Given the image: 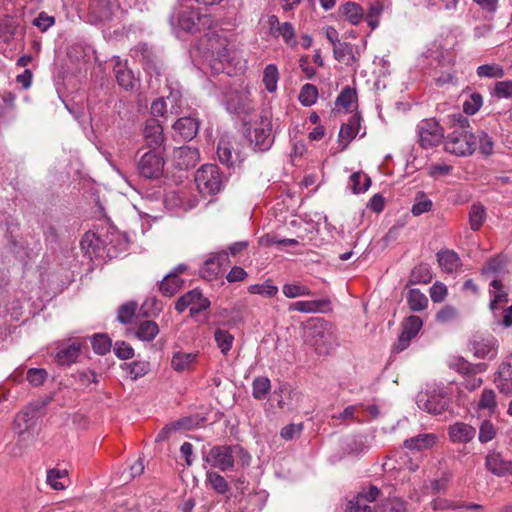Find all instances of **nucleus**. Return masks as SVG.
<instances>
[{"mask_svg": "<svg viewBox=\"0 0 512 512\" xmlns=\"http://www.w3.org/2000/svg\"><path fill=\"white\" fill-rule=\"evenodd\" d=\"M449 119L454 130L446 138L445 151L461 157L473 154L476 149V136L472 133L468 118L462 114H453Z\"/></svg>", "mask_w": 512, "mask_h": 512, "instance_id": "f257e3e1", "label": "nucleus"}, {"mask_svg": "<svg viewBox=\"0 0 512 512\" xmlns=\"http://www.w3.org/2000/svg\"><path fill=\"white\" fill-rule=\"evenodd\" d=\"M304 342L319 355H328L338 346L335 327L328 321L317 318L303 327Z\"/></svg>", "mask_w": 512, "mask_h": 512, "instance_id": "f03ea898", "label": "nucleus"}, {"mask_svg": "<svg viewBox=\"0 0 512 512\" xmlns=\"http://www.w3.org/2000/svg\"><path fill=\"white\" fill-rule=\"evenodd\" d=\"M204 460L213 468L221 471H229L234 465L248 466L251 462L250 454L240 445L213 446Z\"/></svg>", "mask_w": 512, "mask_h": 512, "instance_id": "7ed1b4c3", "label": "nucleus"}, {"mask_svg": "<svg viewBox=\"0 0 512 512\" xmlns=\"http://www.w3.org/2000/svg\"><path fill=\"white\" fill-rule=\"evenodd\" d=\"M39 407L30 404L18 412L14 419V431L21 446H29L36 440Z\"/></svg>", "mask_w": 512, "mask_h": 512, "instance_id": "20e7f679", "label": "nucleus"}, {"mask_svg": "<svg viewBox=\"0 0 512 512\" xmlns=\"http://www.w3.org/2000/svg\"><path fill=\"white\" fill-rule=\"evenodd\" d=\"M223 104L230 114L248 116L255 110L254 102L248 85L229 88L223 97Z\"/></svg>", "mask_w": 512, "mask_h": 512, "instance_id": "39448f33", "label": "nucleus"}, {"mask_svg": "<svg viewBox=\"0 0 512 512\" xmlns=\"http://www.w3.org/2000/svg\"><path fill=\"white\" fill-rule=\"evenodd\" d=\"M195 183L201 194L215 195L224 186V177L217 165L205 164L195 174Z\"/></svg>", "mask_w": 512, "mask_h": 512, "instance_id": "423d86ee", "label": "nucleus"}, {"mask_svg": "<svg viewBox=\"0 0 512 512\" xmlns=\"http://www.w3.org/2000/svg\"><path fill=\"white\" fill-rule=\"evenodd\" d=\"M272 121L268 117H261L247 132V138L255 151L264 152L270 149L274 142Z\"/></svg>", "mask_w": 512, "mask_h": 512, "instance_id": "0eeeda50", "label": "nucleus"}, {"mask_svg": "<svg viewBox=\"0 0 512 512\" xmlns=\"http://www.w3.org/2000/svg\"><path fill=\"white\" fill-rule=\"evenodd\" d=\"M197 22L203 25H210L211 19L207 15L200 16L192 7H181L170 16L172 26L177 25L183 31L190 33L197 30Z\"/></svg>", "mask_w": 512, "mask_h": 512, "instance_id": "6e6552de", "label": "nucleus"}, {"mask_svg": "<svg viewBox=\"0 0 512 512\" xmlns=\"http://www.w3.org/2000/svg\"><path fill=\"white\" fill-rule=\"evenodd\" d=\"M469 345L473 355L478 359L492 360L498 354V340L489 333H475Z\"/></svg>", "mask_w": 512, "mask_h": 512, "instance_id": "1a4fd4ad", "label": "nucleus"}, {"mask_svg": "<svg viewBox=\"0 0 512 512\" xmlns=\"http://www.w3.org/2000/svg\"><path fill=\"white\" fill-rule=\"evenodd\" d=\"M417 134L421 147L428 149L437 146L444 138V130L433 118L424 119L417 125Z\"/></svg>", "mask_w": 512, "mask_h": 512, "instance_id": "9d476101", "label": "nucleus"}, {"mask_svg": "<svg viewBox=\"0 0 512 512\" xmlns=\"http://www.w3.org/2000/svg\"><path fill=\"white\" fill-rule=\"evenodd\" d=\"M164 165L162 153L157 149H151L142 155L137 167L143 177L157 179L163 174Z\"/></svg>", "mask_w": 512, "mask_h": 512, "instance_id": "9b49d317", "label": "nucleus"}, {"mask_svg": "<svg viewBox=\"0 0 512 512\" xmlns=\"http://www.w3.org/2000/svg\"><path fill=\"white\" fill-rule=\"evenodd\" d=\"M209 306L210 301L203 296L202 292L199 289H193L177 300L175 309L181 313L190 307V314L194 315L206 310Z\"/></svg>", "mask_w": 512, "mask_h": 512, "instance_id": "f8f14e48", "label": "nucleus"}, {"mask_svg": "<svg viewBox=\"0 0 512 512\" xmlns=\"http://www.w3.org/2000/svg\"><path fill=\"white\" fill-rule=\"evenodd\" d=\"M494 383L501 394L507 397L512 395V354L499 365Z\"/></svg>", "mask_w": 512, "mask_h": 512, "instance_id": "ddd939ff", "label": "nucleus"}, {"mask_svg": "<svg viewBox=\"0 0 512 512\" xmlns=\"http://www.w3.org/2000/svg\"><path fill=\"white\" fill-rule=\"evenodd\" d=\"M82 343L78 340H73L70 343H63L57 348L55 360L58 365L70 366L77 362L81 353Z\"/></svg>", "mask_w": 512, "mask_h": 512, "instance_id": "4468645a", "label": "nucleus"}, {"mask_svg": "<svg viewBox=\"0 0 512 512\" xmlns=\"http://www.w3.org/2000/svg\"><path fill=\"white\" fill-rule=\"evenodd\" d=\"M417 405L430 414H441L447 408V399L440 394L420 393L417 396Z\"/></svg>", "mask_w": 512, "mask_h": 512, "instance_id": "2eb2a0df", "label": "nucleus"}, {"mask_svg": "<svg viewBox=\"0 0 512 512\" xmlns=\"http://www.w3.org/2000/svg\"><path fill=\"white\" fill-rule=\"evenodd\" d=\"M181 96L178 91L170 92V94L164 98H158L153 101L151 105V114L154 117H163L167 112V106L170 104L169 112L171 114L177 115L179 114Z\"/></svg>", "mask_w": 512, "mask_h": 512, "instance_id": "dca6fc26", "label": "nucleus"}, {"mask_svg": "<svg viewBox=\"0 0 512 512\" xmlns=\"http://www.w3.org/2000/svg\"><path fill=\"white\" fill-rule=\"evenodd\" d=\"M490 296L491 301L489 304V308L492 312L493 317H498L499 313L502 308L506 307L509 298H508V292L503 286L502 282L500 280L494 279L490 283Z\"/></svg>", "mask_w": 512, "mask_h": 512, "instance_id": "f3484780", "label": "nucleus"}, {"mask_svg": "<svg viewBox=\"0 0 512 512\" xmlns=\"http://www.w3.org/2000/svg\"><path fill=\"white\" fill-rule=\"evenodd\" d=\"M288 310L290 312L298 311L307 314L325 313L331 310V301L329 298L308 301H296L289 305Z\"/></svg>", "mask_w": 512, "mask_h": 512, "instance_id": "a211bd4d", "label": "nucleus"}, {"mask_svg": "<svg viewBox=\"0 0 512 512\" xmlns=\"http://www.w3.org/2000/svg\"><path fill=\"white\" fill-rule=\"evenodd\" d=\"M80 245L81 249L90 258L101 256L102 251L107 252L106 236L102 238L100 235L93 232L85 233L80 242Z\"/></svg>", "mask_w": 512, "mask_h": 512, "instance_id": "6ab92c4d", "label": "nucleus"}, {"mask_svg": "<svg viewBox=\"0 0 512 512\" xmlns=\"http://www.w3.org/2000/svg\"><path fill=\"white\" fill-rule=\"evenodd\" d=\"M114 60V75L119 86L125 90H132L136 83V78L131 69L127 67V61H122L120 57L115 56Z\"/></svg>", "mask_w": 512, "mask_h": 512, "instance_id": "aec40b11", "label": "nucleus"}, {"mask_svg": "<svg viewBox=\"0 0 512 512\" xmlns=\"http://www.w3.org/2000/svg\"><path fill=\"white\" fill-rule=\"evenodd\" d=\"M423 322L419 316H409L406 318L403 324V331L398 339V349L404 350L408 347L412 338H414L420 329L422 328Z\"/></svg>", "mask_w": 512, "mask_h": 512, "instance_id": "412c9836", "label": "nucleus"}, {"mask_svg": "<svg viewBox=\"0 0 512 512\" xmlns=\"http://www.w3.org/2000/svg\"><path fill=\"white\" fill-rule=\"evenodd\" d=\"M485 467L496 476L502 477L511 473L512 464L503 459L496 451H490L485 458Z\"/></svg>", "mask_w": 512, "mask_h": 512, "instance_id": "4be33fe9", "label": "nucleus"}, {"mask_svg": "<svg viewBox=\"0 0 512 512\" xmlns=\"http://www.w3.org/2000/svg\"><path fill=\"white\" fill-rule=\"evenodd\" d=\"M107 256L116 257L128 248L127 237L119 231L111 229L106 233Z\"/></svg>", "mask_w": 512, "mask_h": 512, "instance_id": "5701e85b", "label": "nucleus"}, {"mask_svg": "<svg viewBox=\"0 0 512 512\" xmlns=\"http://www.w3.org/2000/svg\"><path fill=\"white\" fill-rule=\"evenodd\" d=\"M449 438L453 443H468L476 436V429L466 423L456 422L449 427Z\"/></svg>", "mask_w": 512, "mask_h": 512, "instance_id": "b1692460", "label": "nucleus"}, {"mask_svg": "<svg viewBox=\"0 0 512 512\" xmlns=\"http://www.w3.org/2000/svg\"><path fill=\"white\" fill-rule=\"evenodd\" d=\"M144 138L149 147L157 149L164 141L163 127L156 119H150L146 122L144 128Z\"/></svg>", "mask_w": 512, "mask_h": 512, "instance_id": "393cba45", "label": "nucleus"}, {"mask_svg": "<svg viewBox=\"0 0 512 512\" xmlns=\"http://www.w3.org/2000/svg\"><path fill=\"white\" fill-rule=\"evenodd\" d=\"M175 160L177 167L180 169L187 170L192 168L200 160L199 150L190 146L181 147L175 154Z\"/></svg>", "mask_w": 512, "mask_h": 512, "instance_id": "a878e982", "label": "nucleus"}, {"mask_svg": "<svg viewBox=\"0 0 512 512\" xmlns=\"http://www.w3.org/2000/svg\"><path fill=\"white\" fill-rule=\"evenodd\" d=\"M448 366L458 373L464 375H474L484 372L487 368L486 364H472L461 356H453L449 359Z\"/></svg>", "mask_w": 512, "mask_h": 512, "instance_id": "bb28decb", "label": "nucleus"}, {"mask_svg": "<svg viewBox=\"0 0 512 512\" xmlns=\"http://www.w3.org/2000/svg\"><path fill=\"white\" fill-rule=\"evenodd\" d=\"M334 58L346 66H352L358 61V54L354 51V47L349 42L340 41L333 46Z\"/></svg>", "mask_w": 512, "mask_h": 512, "instance_id": "cd10ccee", "label": "nucleus"}, {"mask_svg": "<svg viewBox=\"0 0 512 512\" xmlns=\"http://www.w3.org/2000/svg\"><path fill=\"white\" fill-rule=\"evenodd\" d=\"M196 353L175 352L171 358V367L177 373L191 371L196 363Z\"/></svg>", "mask_w": 512, "mask_h": 512, "instance_id": "c85d7f7f", "label": "nucleus"}, {"mask_svg": "<svg viewBox=\"0 0 512 512\" xmlns=\"http://www.w3.org/2000/svg\"><path fill=\"white\" fill-rule=\"evenodd\" d=\"M437 442V436L433 433H422L404 441V447L413 451H422L432 448Z\"/></svg>", "mask_w": 512, "mask_h": 512, "instance_id": "c756f323", "label": "nucleus"}, {"mask_svg": "<svg viewBox=\"0 0 512 512\" xmlns=\"http://www.w3.org/2000/svg\"><path fill=\"white\" fill-rule=\"evenodd\" d=\"M174 130L184 139H193L199 129V123L195 118L182 117L173 125Z\"/></svg>", "mask_w": 512, "mask_h": 512, "instance_id": "7c9ffc66", "label": "nucleus"}, {"mask_svg": "<svg viewBox=\"0 0 512 512\" xmlns=\"http://www.w3.org/2000/svg\"><path fill=\"white\" fill-rule=\"evenodd\" d=\"M437 261L444 272H457L461 266L458 254L452 250H442L437 253Z\"/></svg>", "mask_w": 512, "mask_h": 512, "instance_id": "2f4dec72", "label": "nucleus"}, {"mask_svg": "<svg viewBox=\"0 0 512 512\" xmlns=\"http://www.w3.org/2000/svg\"><path fill=\"white\" fill-rule=\"evenodd\" d=\"M217 155L219 161L227 167H232L238 159V154L234 152L231 142L225 138H221L218 142Z\"/></svg>", "mask_w": 512, "mask_h": 512, "instance_id": "473e14b6", "label": "nucleus"}, {"mask_svg": "<svg viewBox=\"0 0 512 512\" xmlns=\"http://www.w3.org/2000/svg\"><path fill=\"white\" fill-rule=\"evenodd\" d=\"M225 256V254H221L209 257L200 268L201 276L207 280L215 279L221 272V259Z\"/></svg>", "mask_w": 512, "mask_h": 512, "instance_id": "72a5a7b5", "label": "nucleus"}, {"mask_svg": "<svg viewBox=\"0 0 512 512\" xmlns=\"http://www.w3.org/2000/svg\"><path fill=\"white\" fill-rule=\"evenodd\" d=\"M282 292L287 298L290 299L313 295L311 289L299 281L284 284L282 287Z\"/></svg>", "mask_w": 512, "mask_h": 512, "instance_id": "f704fd0d", "label": "nucleus"}, {"mask_svg": "<svg viewBox=\"0 0 512 512\" xmlns=\"http://www.w3.org/2000/svg\"><path fill=\"white\" fill-rule=\"evenodd\" d=\"M159 333L156 322L151 320L142 321L136 331V337L142 341H152Z\"/></svg>", "mask_w": 512, "mask_h": 512, "instance_id": "c9c22d12", "label": "nucleus"}, {"mask_svg": "<svg viewBox=\"0 0 512 512\" xmlns=\"http://www.w3.org/2000/svg\"><path fill=\"white\" fill-rule=\"evenodd\" d=\"M214 340L221 353L227 356L232 348L234 336L229 331L218 328L214 332Z\"/></svg>", "mask_w": 512, "mask_h": 512, "instance_id": "e433bc0d", "label": "nucleus"}, {"mask_svg": "<svg viewBox=\"0 0 512 512\" xmlns=\"http://www.w3.org/2000/svg\"><path fill=\"white\" fill-rule=\"evenodd\" d=\"M486 219V210L481 203H474L469 211V224L473 231H478Z\"/></svg>", "mask_w": 512, "mask_h": 512, "instance_id": "4c0bfd02", "label": "nucleus"}, {"mask_svg": "<svg viewBox=\"0 0 512 512\" xmlns=\"http://www.w3.org/2000/svg\"><path fill=\"white\" fill-rule=\"evenodd\" d=\"M432 280V271L430 265L421 263L414 267L410 275V283L427 284Z\"/></svg>", "mask_w": 512, "mask_h": 512, "instance_id": "58836bf2", "label": "nucleus"}, {"mask_svg": "<svg viewBox=\"0 0 512 512\" xmlns=\"http://www.w3.org/2000/svg\"><path fill=\"white\" fill-rule=\"evenodd\" d=\"M409 308L414 312H419L427 308L428 299L419 289H411L407 295Z\"/></svg>", "mask_w": 512, "mask_h": 512, "instance_id": "ea45409f", "label": "nucleus"}, {"mask_svg": "<svg viewBox=\"0 0 512 512\" xmlns=\"http://www.w3.org/2000/svg\"><path fill=\"white\" fill-rule=\"evenodd\" d=\"M340 11L352 25L359 24L364 15L361 6L354 2H347Z\"/></svg>", "mask_w": 512, "mask_h": 512, "instance_id": "a19ab883", "label": "nucleus"}, {"mask_svg": "<svg viewBox=\"0 0 512 512\" xmlns=\"http://www.w3.org/2000/svg\"><path fill=\"white\" fill-rule=\"evenodd\" d=\"M183 280H181L176 273L167 274L160 284V290L163 295L172 296L182 286Z\"/></svg>", "mask_w": 512, "mask_h": 512, "instance_id": "79ce46f5", "label": "nucleus"}, {"mask_svg": "<svg viewBox=\"0 0 512 512\" xmlns=\"http://www.w3.org/2000/svg\"><path fill=\"white\" fill-rule=\"evenodd\" d=\"M357 124V120L353 117L348 123L342 124L339 135L338 142L341 145V149L344 150L347 148L348 144L355 137V125Z\"/></svg>", "mask_w": 512, "mask_h": 512, "instance_id": "37998d69", "label": "nucleus"}, {"mask_svg": "<svg viewBox=\"0 0 512 512\" xmlns=\"http://www.w3.org/2000/svg\"><path fill=\"white\" fill-rule=\"evenodd\" d=\"M278 80L279 72L277 66L275 64L267 65L263 71V83L269 93H273L277 90Z\"/></svg>", "mask_w": 512, "mask_h": 512, "instance_id": "c03bdc74", "label": "nucleus"}, {"mask_svg": "<svg viewBox=\"0 0 512 512\" xmlns=\"http://www.w3.org/2000/svg\"><path fill=\"white\" fill-rule=\"evenodd\" d=\"M125 370L132 380H137L150 371V363L145 360L133 361L125 364Z\"/></svg>", "mask_w": 512, "mask_h": 512, "instance_id": "a18cd8bd", "label": "nucleus"}, {"mask_svg": "<svg viewBox=\"0 0 512 512\" xmlns=\"http://www.w3.org/2000/svg\"><path fill=\"white\" fill-rule=\"evenodd\" d=\"M349 185L354 194H360L368 190L371 180L367 175L355 172L350 176Z\"/></svg>", "mask_w": 512, "mask_h": 512, "instance_id": "49530a36", "label": "nucleus"}, {"mask_svg": "<svg viewBox=\"0 0 512 512\" xmlns=\"http://www.w3.org/2000/svg\"><path fill=\"white\" fill-rule=\"evenodd\" d=\"M206 481L209 483L211 488L218 494H226L230 489L226 479L216 472L208 471L206 473Z\"/></svg>", "mask_w": 512, "mask_h": 512, "instance_id": "de8ad7c7", "label": "nucleus"}, {"mask_svg": "<svg viewBox=\"0 0 512 512\" xmlns=\"http://www.w3.org/2000/svg\"><path fill=\"white\" fill-rule=\"evenodd\" d=\"M251 294H258L267 298H272L278 293V287L274 285L271 279H267L262 284H252L248 287Z\"/></svg>", "mask_w": 512, "mask_h": 512, "instance_id": "09e8293b", "label": "nucleus"}, {"mask_svg": "<svg viewBox=\"0 0 512 512\" xmlns=\"http://www.w3.org/2000/svg\"><path fill=\"white\" fill-rule=\"evenodd\" d=\"M72 377L83 388H90L91 384L97 385L99 382L98 374L91 369L78 370Z\"/></svg>", "mask_w": 512, "mask_h": 512, "instance_id": "8fccbe9b", "label": "nucleus"}, {"mask_svg": "<svg viewBox=\"0 0 512 512\" xmlns=\"http://www.w3.org/2000/svg\"><path fill=\"white\" fill-rule=\"evenodd\" d=\"M432 205V201L426 196L424 192H417L414 199V204L412 205L411 208V213L414 216H420L423 213L430 211Z\"/></svg>", "mask_w": 512, "mask_h": 512, "instance_id": "3c124183", "label": "nucleus"}, {"mask_svg": "<svg viewBox=\"0 0 512 512\" xmlns=\"http://www.w3.org/2000/svg\"><path fill=\"white\" fill-rule=\"evenodd\" d=\"M271 389L270 380L266 377H257L252 383V395L255 399H264Z\"/></svg>", "mask_w": 512, "mask_h": 512, "instance_id": "603ef678", "label": "nucleus"}, {"mask_svg": "<svg viewBox=\"0 0 512 512\" xmlns=\"http://www.w3.org/2000/svg\"><path fill=\"white\" fill-rule=\"evenodd\" d=\"M497 434V429L491 420L485 419L479 426L478 440L480 443L485 444L492 441Z\"/></svg>", "mask_w": 512, "mask_h": 512, "instance_id": "864d4df0", "label": "nucleus"}, {"mask_svg": "<svg viewBox=\"0 0 512 512\" xmlns=\"http://www.w3.org/2000/svg\"><path fill=\"white\" fill-rule=\"evenodd\" d=\"M479 409H487L490 413H494L497 408L496 393L492 389H484L481 393L479 402Z\"/></svg>", "mask_w": 512, "mask_h": 512, "instance_id": "5fc2aeb1", "label": "nucleus"}, {"mask_svg": "<svg viewBox=\"0 0 512 512\" xmlns=\"http://www.w3.org/2000/svg\"><path fill=\"white\" fill-rule=\"evenodd\" d=\"M318 97V90L312 84H305L299 93L298 99L303 106H312Z\"/></svg>", "mask_w": 512, "mask_h": 512, "instance_id": "6e6d98bb", "label": "nucleus"}, {"mask_svg": "<svg viewBox=\"0 0 512 512\" xmlns=\"http://www.w3.org/2000/svg\"><path fill=\"white\" fill-rule=\"evenodd\" d=\"M68 472L65 469H50L47 472V484L54 490H63L65 485L60 481V479L67 477Z\"/></svg>", "mask_w": 512, "mask_h": 512, "instance_id": "4d7b16f0", "label": "nucleus"}, {"mask_svg": "<svg viewBox=\"0 0 512 512\" xmlns=\"http://www.w3.org/2000/svg\"><path fill=\"white\" fill-rule=\"evenodd\" d=\"M483 104V97L480 93H472L468 99L463 102V111L467 115L476 114Z\"/></svg>", "mask_w": 512, "mask_h": 512, "instance_id": "13d9d810", "label": "nucleus"}, {"mask_svg": "<svg viewBox=\"0 0 512 512\" xmlns=\"http://www.w3.org/2000/svg\"><path fill=\"white\" fill-rule=\"evenodd\" d=\"M91 344L94 352L99 355H105L111 349V340L105 334L94 335Z\"/></svg>", "mask_w": 512, "mask_h": 512, "instance_id": "bf43d9fd", "label": "nucleus"}, {"mask_svg": "<svg viewBox=\"0 0 512 512\" xmlns=\"http://www.w3.org/2000/svg\"><path fill=\"white\" fill-rule=\"evenodd\" d=\"M137 310V303L128 302L121 305L118 309L117 319L122 324L131 323L133 317L135 316Z\"/></svg>", "mask_w": 512, "mask_h": 512, "instance_id": "052dcab7", "label": "nucleus"}, {"mask_svg": "<svg viewBox=\"0 0 512 512\" xmlns=\"http://www.w3.org/2000/svg\"><path fill=\"white\" fill-rule=\"evenodd\" d=\"M479 143V151L485 156H490L494 152V141L485 131H480L476 136Z\"/></svg>", "mask_w": 512, "mask_h": 512, "instance_id": "680f3d73", "label": "nucleus"}, {"mask_svg": "<svg viewBox=\"0 0 512 512\" xmlns=\"http://www.w3.org/2000/svg\"><path fill=\"white\" fill-rule=\"evenodd\" d=\"M479 77L501 78L504 76V69L497 64L480 65L477 68Z\"/></svg>", "mask_w": 512, "mask_h": 512, "instance_id": "e2e57ef3", "label": "nucleus"}, {"mask_svg": "<svg viewBox=\"0 0 512 512\" xmlns=\"http://www.w3.org/2000/svg\"><path fill=\"white\" fill-rule=\"evenodd\" d=\"M356 100V91L350 87L344 88L336 99V106L348 109Z\"/></svg>", "mask_w": 512, "mask_h": 512, "instance_id": "0e129e2a", "label": "nucleus"}, {"mask_svg": "<svg viewBox=\"0 0 512 512\" xmlns=\"http://www.w3.org/2000/svg\"><path fill=\"white\" fill-rule=\"evenodd\" d=\"M47 371L42 368H30L27 371L26 379L27 381L35 387L41 386L44 384L47 378Z\"/></svg>", "mask_w": 512, "mask_h": 512, "instance_id": "69168bd1", "label": "nucleus"}, {"mask_svg": "<svg viewBox=\"0 0 512 512\" xmlns=\"http://www.w3.org/2000/svg\"><path fill=\"white\" fill-rule=\"evenodd\" d=\"M275 35L281 36L287 45L294 46L296 44L295 30L289 22L282 23Z\"/></svg>", "mask_w": 512, "mask_h": 512, "instance_id": "338daca9", "label": "nucleus"}, {"mask_svg": "<svg viewBox=\"0 0 512 512\" xmlns=\"http://www.w3.org/2000/svg\"><path fill=\"white\" fill-rule=\"evenodd\" d=\"M493 94L498 98H512V80L497 82L494 86Z\"/></svg>", "mask_w": 512, "mask_h": 512, "instance_id": "774afa93", "label": "nucleus"}]
</instances>
